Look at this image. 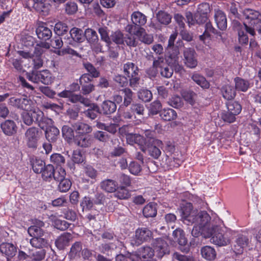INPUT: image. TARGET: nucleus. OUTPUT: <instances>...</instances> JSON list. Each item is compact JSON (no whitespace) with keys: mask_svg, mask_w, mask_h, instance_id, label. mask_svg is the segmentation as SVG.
Instances as JSON below:
<instances>
[{"mask_svg":"<svg viewBox=\"0 0 261 261\" xmlns=\"http://www.w3.org/2000/svg\"><path fill=\"white\" fill-rule=\"evenodd\" d=\"M192 218L193 220L189 222V224H194L191 231L192 236L197 237L200 234H203L205 238L210 237L214 229L215 224L211 223V217L205 211L197 210Z\"/></svg>","mask_w":261,"mask_h":261,"instance_id":"nucleus-1","label":"nucleus"},{"mask_svg":"<svg viewBox=\"0 0 261 261\" xmlns=\"http://www.w3.org/2000/svg\"><path fill=\"white\" fill-rule=\"evenodd\" d=\"M44 223L41 221H36V224L29 227L28 232L33 237L30 242L31 245L37 248L45 247L48 243L47 238L49 234L41 227L44 226Z\"/></svg>","mask_w":261,"mask_h":261,"instance_id":"nucleus-2","label":"nucleus"},{"mask_svg":"<svg viewBox=\"0 0 261 261\" xmlns=\"http://www.w3.org/2000/svg\"><path fill=\"white\" fill-rule=\"evenodd\" d=\"M234 27L238 32L239 41L242 44H247L248 43V37L245 31L249 33L250 35L254 36L255 32L252 27H249L246 23H241L236 21L233 22Z\"/></svg>","mask_w":261,"mask_h":261,"instance_id":"nucleus-3","label":"nucleus"},{"mask_svg":"<svg viewBox=\"0 0 261 261\" xmlns=\"http://www.w3.org/2000/svg\"><path fill=\"white\" fill-rule=\"evenodd\" d=\"M210 237H212L211 241L219 246H226L230 242L228 234L223 233L220 225H214V229Z\"/></svg>","mask_w":261,"mask_h":261,"instance_id":"nucleus-4","label":"nucleus"},{"mask_svg":"<svg viewBox=\"0 0 261 261\" xmlns=\"http://www.w3.org/2000/svg\"><path fill=\"white\" fill-rule=\"evenodd\" d=\"M40 135L38 128L35 127L28 128L25 133L24 138L27 146L30 148H37Z\"/></svg>","mask_w":261,"mask_h":261,"instance_id":"nucleus-5","label":"nucleus"},{"mask_svg":"<svg viewBox=\"0 0 261 261\" xmlns=\"http://www.w3.org/2000/svg\"><path fill=\"white\" fill-rule=\"evenodd\" d=\"M152 232L147 228H141L136 230L135 235L131 240L133 245L139 246L152 238Z\"/></svg>","mask_w":261,"mask_h":261,"instance_id":"nucleus-6","label":"nucleus"},{"mask_svg":"<svg viewBox=\"0 0 261 261\" xmlns=\"http://www.w3.org/2000/svg\"><path fill=\"white\" fill-rule=\"evenodd\" d=\"M155 254L158 258L168 254L170 252L169 248L167 242L162 238H157L152 241L151 244Z\"/></svg>","mask_w":261,"mask_h":261,"instance_id":"nucleus-7","label":"nucleus"},{"mask_svg":"<svg viewBox=\"0 0 261 261\" xmlns=\"http://www.w3.org/2000/svg\"><path fill=\"white\" fill-rule=\"evenodd\" d=\"M9 104L13 107L23 110L24 111L30 112L36 106L35 103L27 98H17L11 97L9 99Z\"/></svg>","mask_w":261,"mask_h":261,"instance_id":"nucleus-8","label":"nucleus"},{"mask_svg":"<svg viewBox=\"0 0 261 261\" xmlns=\"http://www.w3.org/2000/svg\"><path fill=\"white\" fill-rule=\"evenodd\" d=\"M184 62L190 68H194L197 65V55L195 50L191 48L185 49L183 53Z\"/></svg>","mask_w":261,"mask_h":261,"instance_id":"nucleus-9","label":"nucleus"},{"mask_svg":"<svg viewBox=\"0 0 261 261\" xmlns=\"http://www.w3.org/2000/svg\"><path fill=\"white\" fill-rule=\"evenodd\" d=\"M197 210H193V206L191 203H185L182 204L180 208V216L182 221L189 225L191 220H193L192 217Z\"/></svg>","mask_w":261,"mask_h":261,"instance_id":"nucleus-10","label":"nucleus"},{"mask_svg":"<svg viewBox=\"0 0 261 261\" xmlns=\"http://www.w3.org/2000/svg\"><path fill=\"white\" fill-rule=\"evenodd\" d=\"M208 10L209 5L207 3H202L198 6L194 15V21H196L197 24H202L206 21Z\"/></svg>","mask_w":261,"mask_h":261,"instance_id":"nucleus-11","label":"nucleus"},{"mask_svg":"<svg viewBox=\"0 0 261 261\" xmlns=\"http://www.w3.org/2000/svg\"><path fill=\"white\" fill-rule=\"evenodd\" d=\"M243 13L245 18L248 21L247 22L250 24V27L261 23V14L258 11L246 9Z\"/></svg>","mask_w":261,"mask_h":261,"instance_id":"nucleus-12","label":"nucleus"},{"mask_svg":"<svg viewBox=\"0 0 261 261\" xmlns=\"http://www.w3.org/2000/svg\"><path fill=\"white\" fill-rule=\"evenodd\" d=\"M31 112H32L33 114L34 121L37 122L41 128H44V126L42 125L44 123L47 125H53V121L52 119L45 117L43 112L40 110L36 106L32 110Z\"/></svg>","mask_w":261,"mask_h":261,"instance_id":"nucleus-13","label":"nucleus"},{"mask_svg":"<svg viewBox=\"0 0 261 261\" xmlns=\"http://www.w3.org/2000/svg\"><path fill=\"white\" fill-rule=\"evenodd\" d=\"M250 242L249 239L246 236L239 234L238 236L235 244L233 246L234 251L236 254H241L244 249L246 248Z\"/></svg>","mask_w":261,"mask_h":261,"instance_id":"nucleus-14","label":"nucleus"},{"mask_svg":"<svg viewBox=\"0 0 261 261\" xmlns=\"http://www.w3.org/2000/svg\"><path fill=\"white\" fill-rule=\"evenodd\" d=\"M179 51L176 49L170 53L168 50V55L166 56V60L169 65L174 68L176 71H179L182 69L181 66L179 65L178 57Z\"/></svg>","mask_w":261,"mask_h":261,"instance_id":"nucleus-15","label":"nucleus"},{"mask_svg":"<svg viewBox=\"0 0 261 261\" xmlns=\"http://www.w3.org/2000/svg\"><path fill=\"white\" fill-rule=\"evenodd\" d=\"M163 142L159 139H153L151 145L148 147V151L150 155L154 159H158L161 154L160 148H162Z\"/></svg>","mask_w":261,"mask_h":261,"instance_id":"nucleus-16","label":"nucleus"},{"mask_svg":"<svg viewBox=\"0 0 261 261\" xmlns=\"http://www.w3.org/2000/svg\"><path fill=\"white\" fill-rule=\"evenodd\" d=\"M214 18L218 28L225 30L227 28V19L224 13L219 9H215Z\"/></svg>","mask_w":261,"mask_h":261,"instance_id":"nucleus-17","label":"nucleus"},{"mask_svg":"<svg viewBox=\"0 0 261 261\" xmlns=\"http://www.w3.org/2000/svg\"><path fill=\"white\" fill-rule=\"evenodd\" d=\"M134 35L138 37L139 40L146 44H150L153 41V37L151 34H147L145 29L142 27L138 28Z\"/></svg>","mask_w":261,"mask_h":261,"instance_id":"nucleus-18","label":"nucleus"},{"mask_svg":"<svg viewBox=\"0 0 261 261\" xmlns=\"http://www.w3.org/2000/svg\"><path fill=\"white\" fill-rule=\"evenodd\" d=\"M36 34L39 39L47 40L52 36V32L50 29L42 23H40L36 30Z\"/></svg>","mask_w":261,"mask_h":261,"instance_id":"nucleus-19","label":"nucleus"},{"mask_svg":"<svg viewBox=\"0 0 261 261\" xmlns=\"http://www.w3.org/2000/svg\"><path fill=\"white\" fill-rule=\"evenodd\" d=\"M101 189L108 193H114L118 188V183L111 179H106L102 180L100 185Z\"/></svg>","mask_w":261,"mask_h":261,"instance_id":"nucleus-20","label":"nucleus"},{"mask_svg":"<svg viewBox=\"0 0 261 261\" xmlns=\"http://www.w3.org/2000/svg\"><path fill=\"white\" fill-rule=\"evenodd\" d=\"M1 126L3 133L7 136H12L17 131L16 125L12 120H6L1 124Z\"/></svg>","mask_w":261,"mask_h":261,"instance_id":"nucleus-21","label":"nucleus"},{"mask_svg":"<svg viewBox=\"0 0 261 261\" xmlns=\"http://www.w3.org/2000/svg\"><path fill=\"white\" fill-rule=\"evenodd\" d=\"M0 251L7 257H12L16 254V248L11 243H4L0 245Z\"/></svg>","mask_w":261,"mask_h":261,"instance_id":"nucleus-22","label":"nucleus"},{"mask_svg":"<svg viewBox=\"0 0 261 261\" xmlns=\"http://www.w3.org/2000/svg\"><path fill=\"white\" fill-rule=\"evenodd\" d=\"M117 109L115 102L111 100H105L101 105L100 113L105 115H110L114 113Z\"/></svg>","mask_w":261,"mask_h":261,"instance_id":"nucleus-23","label":"nucleus"},{"mask_svg":"<svg viewBox=\"0 0 261 261\" xmlns=\"http://www.w3.org/2000/svg\"><path fill=\"white\" fill-rule=\"evenodd\" d=\"M72 239V235L69 233H64L59 236L56 241V245L60 250L63 249L68 245Z\"/></svg>","mask_w":261,"mask_h":261,"instance_id":"nucleus-24","label":"nucleus"},{"mask_svg":"<svg viewBox=\"0 0 261 261\" xmlns=\"http://www.w3.org/2000/svg\"><path fill=\"white\" fill-rule=\"evenodd\" d=\"M131 20L133 23L141 27L146 23L147 17L142 13L139 11H135L131 15Z\"/></svg>","mask_w":261,"mask_h":261,"instance_id":"nucleus-25","label":"nucleus"},{"mask_svg":"<svg viewBox=\"0 0 261 261\" xmlns=\"http://www.w3.org/2000/svg\"><path fill=\"white\" fill-rule=\"evenodd\" d=\"M45 130V137L49 142H55L59 135V130L55 126L48 125Z\"/></svg>","mask_w":261,"mask_h":261,"instance_id":"nucleus-26","label":"nucleus"},{"mask_svg":"<svg viewBox=\"0 0 261 261\" xmlns=\"http://www.w3.org/2000/svg\"><path fill=\"white\" fill-rule=\"evenodd\" d=\"M223 97L227 100H231L234 98L236 95V89L233 86L229 84L224 85L221 89Z\"/></svg>","mask_w":261,"mask_h":261,"instance_id":"nucleus-27","label":"nucleus"},{"mask_svg":"<svg viewBox=\"0 0 261 261\" xmlns=\"http://www.w3.org/2000/svg\"><path fill=\"white\" fill-rule=\"evenodd\" d=\"M161 118L165 121H171L176 119L177 114L176 111L172 109H164L160 113Z\"/></svg>","mask_w":261,"mask_h":261,"instance_id":"nucleus-28","label":"nucleus"},{"mask_svg":"<svg viewBox=\"0 0 261 261\" xmlns=\"http://www.w3.org/2000/svg\"><path fill=\"white\" fill-rule=\"evenodd\" d=\"M166 65L163 57H159L158 59L154 60L153 62V68L148 71V73L152 76H155L158 72V69L161 70Z\"/></svg>","mask_w":261,"mask_h":261,"instance_id":"nucleus-29","label":"nucleus"},{"mask_svg":"<svg viewBox=\"0 0 261 261\" xmlns=\"http://www.w3.org/2000/svg\"><path fill=\"white\" fill-rule=\"evenodd\" d=\"M93 142V139L90 136H80L75 140V143L81 147H88Z\"/></svg>","mask_w":261,"mask_h":261,"instance_id":"nucleus-30","label":"nucleus"},{"mask_svg":"<svg viewBox=\"0 0 261 261\" xmlns=\"http://www.w3.org/2000/svg\"><path fill=\"white\" fill-rule=\"evenodd\" d=\"M201 253L202 257L208 260L214 259L216 256L214 248L209 246L202 247L201 249Z\"/></svg>","mask_w":261,"mask_h":261,"instance_id":"nucleus-31","label":"nucleus"},{"mask_svg":"<svg viewBox=\"0 0 261 261\" xmlns=\"http://www.w3.org/2000/svg\"><path fill=\"white\" fill-rule=\"evenodd\" d=\"M235 83L236 89L246 92L250 87V83L243 79L237 77L234 80Z\"/></svg>","mask_w":261,"mask_h":261,"instance_id":"nucleus-32","label":"nucleus"},{"mask_svg":"<svg viewBox=\"0 0 261 261\" xmlns=\"http://www.w3.org/2000/svg\"><path fill=\"white\" fill-rule=\"evenodd\" d=\"M30 163L33 171L36 173H41L45 166L42 160L35 157L30 158Z\"/></svg>","mask_w":261,"mask_h":261,"instance_id":"nucleus-33","label":"nucleus"},{"mask_svg":"<svg viewBox=\"0 0 261 261\" xmlns=\"http://www.w3.org/2000/svg\"><path fill=\"white\" fill-rule=\"evenodd\" d=\"M138 68L133 63L127 62L124 64L123 71L125 75L128 77L132 75L135 76L138 74Z\"/></svg>","mask_w":261,"mask_h":261,"instance_id":"nucleus-34","label":"nucleus"},{"mask_svg":"<svg viewBox=\"0 0 261 261\" xmlns=\"http://www.w3.org/2000/svg\"><path fill=\"white\" fill-rule=\"evenodd\" d=\"M115 192L114 196L119 199H128L131 196L130 192L124 186H120L119 188L118 187Z\"/></svg>","mask_w":261,"mask_h":261,"instance_id":"nucleus-35","label":"nucleus"},{"mask_svg":"<svg viewBox=\"0 0 261 261\" xmlns=\"http://www.w3.org/2000/svg\"><path fill=\"white\" fill-rule=\"evenodd\" d=\"M74 130L79 134H88L92 132V128L89 125L78 122L73 125Z\"/></svg>","mask_w":261,"mask_h":261,"instance_id":"nucleus-36","label":"nucleus"},{"mask_svg":"<svg viewBox=\"0 0 261 261\" xmlns=\"http://www.w3.org/2000/svg\"><path fill=\"white\" fill-rule=\"evenodd\" d=\"M86 116L92 120L95 119L97 115V113H100V109L98 106L95 103L90 105V107L84 111Z\"/></svg>","mask_w":261,"mask_h":261,"instance_id":"nucleus-37","label":"nucleus"},{"mask_svg":"<svg viewBox=\"0 0 261 261\" xmlns=\"http://www.w3.org/2000/svg\"><path fill=\"white\" fill-rule=\"evenodd\" d=\"M82 244L80 242H75L71 246L69 256L71 258L79 257L82 250Z\"/></svg>","mask_w":261,"mask_h":261,"instance_id":"nucleus-38","label":"nucleus"},{"mask_svg":"<svg viewBox=\"0 0 261 261\" xmlns=\"http://www.w3.org/2000/svg\"><path fill=\"white\" fill-rule=\"evenodd\" d=\"M143 213L145 217L155 216L157 213L156 204L154 203H150L147 204L143 210Z\"/></svg>","mask_w":261,"mask_h":261,"instance_id":"nucleus-39","label":"nucleus"},{"mask_svg":"<svg viewBox=\"0 0 261 261\" xmlns=\"http://www.w3.org/2000/svg\"><path fill=\"white\" fill-rule=\"evenodd\" d=\"M85 36L91 45H94L98 41V37L96 32L91 29L88 28L86 29Z\"/></svg>","mask_w":261,"mask_h":261,"instance_id":"nucleus-40","label":"nucleus"},{"mask_svg":"<svg viewBox=\"0 0 261 261\" xmlns=\"http://www.w3.org/2000/svg\"><path fill=\"white\" fill-rule=\"evenodd\" d=\"M217 30L213 27L210 22H206L205 25V31L203 34L199 36V39L204 41L206 38L210 37L212 34H217Z\"/></svg>","mask_w":261,"mask_h":261,"instance_id":"nucleus-41","label":"nucleus"},{"mask_svg":"<svg viewBox=\"0 0 261 261\" xmlns=\"http://www.w3.org/2000/svg\"><path fill=\"white\" fill-rule=\"evenodd\" d=\"M122 91L124 94V101L123 104L120 106L118 111H119L120 109L123 106L126 107L128 106L133 100V93L130 89L124 88L122 90Z\"/></svg>","mask_w":261,"mask_h":261,"instance_id":"nucleus-42","label":"nucleus"},{"mask_svg":"<svg viewBox=\"0 0 261 261\" xmlns=\"http://www.w3.org/2000/svg\"><path fill=\"white\" fill-rule=\"evenodd\" d=\"M54 167L52 165L45 166L42 170V177L44 180L49 181L53 177Z\"/></svg>","mask_w":261,"mask_h":261,"instance_id":"nucleus-43","label":"nucleus"},{"mask_svg":"<svg viewBox=\"0 0 261 261\" xmlns=\"http://www.w3.org/2000/svg\"><path fill=\"white\" fill-rule=\"evenodd\" d=\"M226 106L227 110L236 116L239 115L242 110L241 106L237 101H229L226 103Z\"/></svg>","mask_w":261,"mask_h":261,"instance_id":"nucleus-44","label":"nucleus"},{"mask_svg":"<svg viewBox=\"0 0 261 261\" xmlns=\"http://www.w3.org/2000/svg\"><path fill=\"white\" fill-rule=\"evenodd\" d=\"M94 204L93 201L89 196H85L80 203L83 211H88L91 210Z\"/></svg>","mask_w":261,"mask_h":261,"instance_id":"nucleus-45","label":"nucleus"},{"mask_svg":"<svg viewBox=\"0 0 261 261\" xmlns=\"http://www.w3.org/2000/svg\"><path fill=\"white\" fill-rule=\"evenodd\" d=\"M192 79L198 85L202 88L208 87V83L202 75L197 73H194L191 76Z\"/></svg>","mask_w":261,"mask_h":261,"instance_id":"nucleus-46","label":"nucleus"},{"mask_svg":"<svg viewBox=\"0 0 261 261\" xmlns=\"http://www.w3.org/2000/svg\"><path fill=\"white\" fill-rule=\"evenodd\" d=\"M39 82L45 85H49L53 82L50 73L47 70L39 71Z\"/></svg>","mask_w":261,"mask_h":261,"instance_id":"nucleus-47","label":"nucleus"},{"mask_svg":"<svg viewBox=\"0 0 261 261\" xmlns=\"http://www.w3.org/2000/svg\"><path fill=\"white\" fill-rule=\"evenodd\" d=\"M156 17L159 22L165 25L169 24L171 20L170 15L164 11L159 12Z\"/></svg>","mask_w":261,"mask_h":261,"instance_id":"nucleus-48","label":"nucleus"},{"mask_svg":"<svg viewBox=\"0 0 261 261\" xmlns=\"http://www.w3.org/2000/svg\"><path fill=\"white\" fill-rule=\"evenodd\" d=\"M154 254H155L154 249L149 246L143 247L140 251V255L144 259L151 258Z\"/></svg>","mask_w":261,"mask_h":261,"instance_id":"nucleus-49","label":"nucleus"},{"mask_svg":"<svg viewBox=\"0 0 261 261\" xmlns=\"http://www.w3.org/2000/svg\"><path fill=\"white\" fill-rule=\"evenodd\" d=\"M83 31L76 28H72L70 31V34L72 39L76 42H82L84 38Z\"/></svg>","mask_w":261,"mask_h":261,"instance_id":"nucleus-50","label":"nucleus"},{"mask_svg":"<svg viewBox=\"0 0 261 261\" xmlns=\"http://www.w3.org/2000/svg\"><path fill=\"white\" fill-rule=\"evenodd\" d=\"M66 173L65 170L62 167H57L54 169L53 177L55 180L59 181L65 179Z\"/></svg>","mask_w":261,"mask_h":261,"instance_id":"nucleus-51","label":"nucleus"},{"mask_svg":"<svg viewBox=\"0 0 261 261\" xmlns=\"http://www.w3.org/2000/svg\"><path fill=\"white\" fill-rule=\"evenodd\" d=\"M124 35L120 31H117L112 34L111 39L117 44H124Z\"/></svg>","mask_w":261,"mask_h":261,"instance_id":"nucleus-52","label":"nucleus"},{"mask_svg":"<svg viewBox=\"0 0 261 261\" xmlns=\"http://www.w3.org/2000/svg\"><path fill=\"white\" fill-rule=\"evenodd\" d=\"M68 31V27L65 23L59 22L56 23L54 27V32L58 36L63 35Z\"/></svg>","mask_w":261,"mask_h":261,"instance_id":"nucleus-53","label":"nucleus"},{"mask_svg":"<svg viewBox=\"0 0 261 261\" xmlns=\"http://www.w3.org/2000/svg\"><path fill=\"white\" fill-rule=\"evenodd\" d=\"M221 118L224 122L231 123L236 121V115L227 110L222 113Z\"/></svg>","mask_w":261,"mask_h":261,"instance_id":"nucleus-54","label":"nucleus"},{"mask_svg":"<svg viewBox=\"0 0 261 261\" xmlns=\"http://www.w3.org/2000/svg\"><path fill=\"white\" fill-rule=\"evenodd\" d=\"M58 185V189L61 192H66L68 191L71 186V181L67 178L64 179L60 181Z\"/></svg>","mask_w":261,"mask_h":261,"instance_id":"nucleus-55","label":"nucleus"},{"mask_svg":"<svg viewBox=\"0 0 261 261\" xmlns=\"http://www.w3.org/2000/svg\"><path fill=\"white\" fill-rule=\"evenodd\" d=\"M151 92L148 90L142 89L138 93V97L145 102L149 101L152 98Z\"/></svg>","mask_w":261,"mask_h":261,"instance_id":"nucleus-56","label":"nucleus"},{"mask_svg":"<svg viewBox=\"0 0 261 261\" xmlns=\"http://www.w3.org/2000/svg\"><path fill=\"white\" fill-rule=\"evenodd\" d=\"M128 169L130 173L135 175H138L141 171L142 168L138 163L133 161L129 164Z\"/></svg>","mask_w":261,"mask_h":261,"instance_id":"nucleus-57","label":"nucleus"},{"mask_svg":"<svg viewBox=\"0 0 261 261\" xmlns=\"http://www.w3.org/2000/svg\"><path fill=\"white\" fill-rule=\"evenodd\" d=\"M50 161L52 163L56 164L57 167H61L62 164L65 163L64 158L60 154L55 153L51 155Z\"/></svg>","mask_w":261,"mask_h":261,"instance_id":"nucleus-58","label":"nucleus"},{"mask_svg":"<svg viewBox=\"0 0 261 261\" xmlns=\"http://www.w3.org/2000/svg\"><path fill=\"white\" fill-rule=\"evenodd\" d=\"M126 44L130 47H135L138 44L136 38L133 34H126L124 37V44Z\"/></svg>","mask_w":261,"mask_h":261,"instance_id":"nucleus-59","label":"nucleus"},{"mask_svg":"<svg viewBox=\"0 0 261 261\" xmlns=\"http://www.w3.org/2000/svg\"><path fill=\"white\" fill-rule=\"evenodd\" d=\"M98 32L100 35L101 39L105 41L107 45H109L111 42V38L108 35L107 28L106 27L99 28Z\"/></svg>","mask_w":261,"mask_h":261,"instance_id":"nucleus-60","label":"nucleus"},{"mask_svg":"<svg viewBox=\"0 0 261 261\" xmlns=\"http://www.w3.org/2000/svg\"><path fill=\"white\" fill-rule=\"evenodd\" d=\"M168 103L170 106L175 108H179L183 105L181 98L178 96L172 97L169 99Z\"/></svg>","mask_w":261,"mask_h":261,"instance_id":"nucleus-61","label":"nucleus"},{"mask_svg":"<svg viewBox=\"0 0 261 261\" xmlns=\"http://www.w3.org/2000/svg\"><path fill=\"white\" fill-rule=\"evenodd\" d=\"M23 122L28 125H31L34 121L32 112L29 111H24L21 114Z\"/></svg>","mask_w":261,"mask_h":261,"instance_id":"nucleus-62","label":"nucleus"},{"mask_svg":"<svg viewBox=\"0 0 261 261\" xmlns=\"http://www.w3.org/2000/svg\"><path fill=\"white\" fill-rule=\"evenodd\" d=\"M65 9L68 14H73L77 11V6L74 2H69L66 4Z\"/></svg>","mask_w":261,"mask_h":261,"instance_id":"nucleus-63","label":"nucleus"},{"mask_svg":"<svg viewBox=\"0 0 261 261\" xmlns=\"http://www.w3.org/2000/svg\"><path fill=\"white\" fill-rule=\"evenodd\" d=\"M84 67L93 77H97L99 76V72L90 63L84 64Z\"/></svg>","mask_w":261,"mask_h":261,"instance_id":"nucleus-64","label":"nucleus"}]
</instances>
